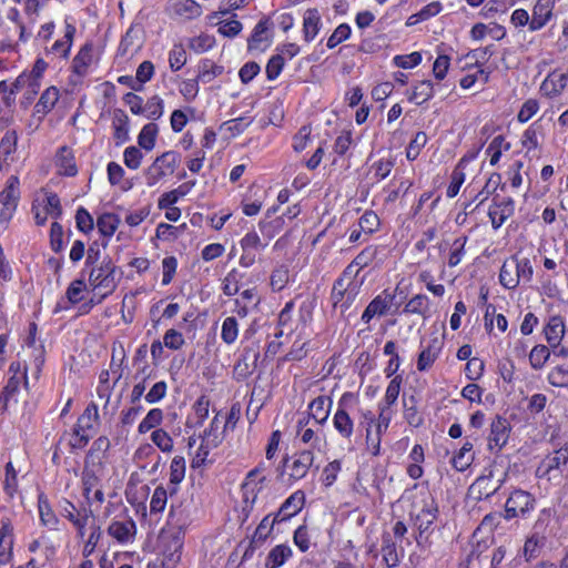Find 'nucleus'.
Returning a JSON list of instances; mask_svg holds the SVG:
<instances>
[{"label":"nucleus","instance_id":"obj_1","mask_svg":"<svg viewBox=\"0 0 568 568\" xmlns=\"http://www.w3.org/2000/svg\"><path fill=\"white\" fill-rule=\"evenodd\" d=\"M507 478L508 471L494 462L485 467L483 474L470 485L469 496L477 501L488 499L503 487Z\"/></svg>","mask_w":568,"mask_h":568},{"label":"nucleus","instance_id":"obj_2","mask_svg":"<svg viewBox=\"0 0 568 568\" xmlns=\"http://www.w3.org/2000/svg\"><path fill=\"white\" fill-rule=\"evenodd\" d=\"M535 506L536 498L531 493L516 488L509 494L505 503L504 518L506 520L514 518L526 519L535 509Z\"/></svg>","mask_w":568,"mask_h":568},{"label":"nucleus","instance_id":"obj_3","mask_svg":"<svg viewBox=\"0 0 568 568\" xmlns=\"http://www.w3.org/2000/svg\"><path fill=\"white\" fill-rule=\"evenodd\" d=\"M115 270L116 267L111 257L104 256L99 266L95 267L94 265L89 273L90 285L94 290L101 288L105 291L102 294V298H105L116 288Z\"/></svg>","mask_w":568,"mask_h":568},{"label":"nucleus","instance_id":"obj_4","mask_svg":"<svg viewBox=\"0 0 568 568\" xmlns=\"http://www.w3.org/2000/svg\"><path fill=\"white\" fill-rule=\"evenodd\" d=\"M179 162L180 155L174 151L158 156L145 171L146 184L153 186L164 176L173 174Z\"/></svg>","mask_w":568,"mask_h":568},{"label":"nucleus","instance_id":"obj_5","mask_svg":"<svg viewBox=\"0 0 568 568\" xmlns=\"http://www.w3.org/2000/svg\"><path fill=\"white\" fill-rule=\"evenodd\" d=\"M438 507L433 498L428 501H424V506L420 511L414 518V527L418 530L416 542L423 545L427 541L430 532L433 531L432 526L437 519Z\"/></svg>","mask_w":568,"mask_h":568},{"label":"nucleus","instance_id":"obj_6","mask_svg":"<svg viewBox=\"0 0 568 568\" xmlns=\"http://www.w3.org/2000/svg\"><path fill=\"white\" fill-rule=\"evenodd\" d=\"M351 393H345L337 403L336 412L333 416V425L338 435L345 439L351 442L352 436L354 435L355 425L354 420L351 418L348 412L346 410V400L351 398Z\"/></svg>","mask_w":568,"mask_h":568},{"label":"nucleus","instance_id":"obj_7","mask_svg":"<svg viewBox=\"0 0 568 568\" xmlns=\"http://www.w3.org/2000/svg\"><path fill=\"white\" fill-rule=\"evenodd\" d=\"M568 464V443L562 447L548 454L537 467L536 475L540 478L549 477L555 470H559L562 465Z\"/></svg>","mask_w":568,"mask_h":568},{"label":"nucleus","instance_id":"obj_8","mask_svg":"<svg viewBox=\"0 0 568 568\" xmlns=\"http://www.w3.org/2000/svg\"><path fill=\"white\" fill-rule=\"evenodd\" d=\"M395 294H392L386 290L383 291L382 294L377 295L369 302L364 313L362 314V321L365 324H368L374 316L386 315L390 307L395 304Z\"/></svg>","mask_w":568,"mask_h":568},{"label":"nucleus","instance_id":"obj_9","mask_svg":"<svg viewBox=\"0 0 568 568\" xmlns=\"http://www.w3.org/2000/svg\"><path fill=\"white\" fill-rule=\"evenodd\" d=\"M510 425L505 417L496 416L490 425V435L488 438L489 449H501L508 442Z\"/></svg>","mask_w":568,"mask_h":568},{"label":"nucleus","instance_id":"obj_10","mask_svg":"<svg viewBox=\"0 0 568 568\" xmlns=\"http://www.w3.org/2000/svg\"><path fill=\"white\" fill-rule=\"evenodd\" d=\"M514 212L515 202L511 197H505L500 202H496V197H494V205L488 211L493 227L499 229Z\"/></svg>","mask_w":568,"mask_h":568},{"label":"nucleus","instance_id":"obj_11","mask_svg":"<svg viewBox=\"0 0 568 568\" xmlns=\"http://www.w3.org/2000/svg\"><path fill=\"white\" fill-rule=\"evenodd\" d=\"M13 526L9 518H2L0 527V565H7L12 559Z\"/></svg>","mask_w":568,"mask_h":568},{"label":"nucleus","instance_id":"obj_12","mask_svg":"<svg viewBox=\"0 0 568 568\" xmlns=\"http://www.w3.org/2000/svg\"><path fill=\"white\" fill-rule=\"evenodd\" d=\"M555 0H537L529 22L530 31L542 29L552 17Z\"/></svg>","mask_w":568,"mask_h":568},{"label":"nucleus","instance_id":"obj_13","mask_svg":"<svg viewBox=\"0 0 568 568\" xmlns=\"http://www.w3.org/2000/svg\"><path fill=\"white\" fill-rule=\"evenodd\" d=\"M568 83V73H561L558 71H552L547 75V78L542 81L540 85V91L549 97L559 95Z\"/></svg>","mask_w":568,"mask_h":568},{"label":"nucleus","instance_id":"obj_14","mask_svg":"<svg viewBox=\"0 0 568 568\" xmlns=\"http://www.w3.org/2000/svg\"><path fill=\"white\" fill-rule=\"evenodd\" d=\"M322 18L316 8L307 9L303 14V36L306 42L313 41L322 28Z\"/></svg>","mask_w":568,"mask_h":568},{"label":"nucleus","instance_id":"obj_15","mask_svg":"<svg viewBox=\"0 0 568 568\" xmlns=\"http://www.w3.org/2000/svg\"><path fill=\"white\" fill-rule=\"evenodd\" d=\"M19 185V178L17 175H11L7 180L4 190L0 192V203L6 206L7 210L17 209L18 201L20 199Z\"/></svg>","mask_w":568,"mask_h":568},{"label":"nucleus","instance_id":"obj_16","mask_svg":"<svg viewBox=\"0 0 568 568\" xmlns=\"http://www.w3.org/2000/svg\"><path fill=\"white\" fill-rule=\"evenodd\" d=\"M314 462V455L311 450L306 449L295 455V458L290 466V477L293 479H302L306 476L310 467Z\"/></svg>","mask_w":568,"mask_h":568},{"label":"nucleus","instance_id":"obj_17","mask_svg":"<svg viewBox=\"0 0 568 568\" xmlns=\"http://www.w3.org/2000/svg\"><path fill=\"white\" fill-rule=\"evenodd\" d=\"M331 406L332 399L329 397L318 396L310 403L308 416L314 418L317 424L323 425L329 416Z\"/></svg>","mask_w":568,"mask_h":568},{"label":"nucleus","instance_id":"obj_18","mask_svg":"<svg viewBox=\"0 0 568 568\" xmlns=\"http://www.w3.org/2000/svg\"><path fill=\"white\" fill-rule=\"evenodd\" d=\"M59 173L67 176H74L78 173L74 155L68 146H61L57 154Z\"/></svg>","mask_w":568,"mask_h":568},{"label":"nucleus","instance_id":"obj_19","mask_svg":"<svg viewBox=\"0 0 568 568\" xmlns=\"http://www.w3.org/2000/svg\"><path fill=\"white\" fill-rule=\"evenodd\" d=\"M92 43H85L72 61V70L79 77H84L88 73V69L92 62Z\"/></svg>","mask_w":568,"mask_h":568},{"label":"nucleus","instance_id":"obj_20","mask_svg":"<svg viewBox=\"0 0 568 568\" xmlns=\"http://www.w3.org/2000/svg\"><path fill=\"white\" fill-rule=\"evenodd\" d=\"M292 548L281 544L272 548L265 559V568H280L292 557Z\"/></svg>","mask_w":568,"mask_h":568},{"label":"nucleus","instance_id":"obj_21","mask_svg":"<svg viewBox=\"0 0 568 568\" xmlns=\"http://www.w3.org/2000/svg\"><path fill=\"white\" fill-rule=\"evenodd\" d=\"M544 332L549 345L557 348V345L560 344V341L565 334V324L562 318L560 316L550 317Z\"/></svg>","mask_w":568,"mask_h":568},{"label":"nucleus","instance_id":"obj_22","mask_svg":"<svg viewBox=\"0 0 568 568\" xmlns=\"http://www.w3.org/2000/svg\"><path fill=\"white\" fill-rule=\"evenodd\" d=\"M517 273V264H515V257L507 258L500 268L499 273V282L500 284L508 290L516 288L518 284V275Z\"/></svg>","mask_w":568,"mask_h":568},{"label":"nucleus","instance_id":"obj_23","mask_svg":"<svg viewBox=\"0 0 568 568\" xmlns=\"http://www.w3.org/2000/svg\"><path fill=\"white\" fill-rule=\"evenodd\" d=\"M305 503V495L302 490L293 493L280 507V514H283V519H290L297 515Z\"/></svg>","mask_w":568,"mask_h":568},{"label":"nucleus","instance_id":"obj_24","mask_svg":"<svg viewBox=\"0 0 568 568\" xmlns=\"http://www.w3.org/2000/svg\"><path fill=\"white\" fill-rule=\"evenodd\" d=\"M440 352V345L437 338L433 339L432 343L423 349L417 359V369L419 372L427 371L434 362L437 359Z\"/></svg>","mask_w":568,"mask_h":568},{"label":"nucleus","instance_id":"obj_25","mask_svg":"<svg viewBox=\"0 0 568 568\" xmlns=\"http://www.w3.org/2000/svg\"><path fill=\"white\" fill-rule=\"evenodd\" d=\"M383 561L388 568H394L399 564V556L397 552L396 544L393 541L389 534H385L382 537L381 548Z\"/></svg>","mask_w":568,"mask_h":568},{"label":"nucleus","instance_id":"obj_26","mask_svg":"<svg viewBox=\"0 0 568 568\" xmlns=\"http://www.w3.org/2000/svg\"><path fill=\"white\" fill-rule=\"evenodd\" d=\"M21 378L27 381L26 374H22L21 377L13 375L9 378L7 385L3 387L0 394V409L2 412L7 410L10 400L14 399L16 395L18 394Z\"/></svg>","mask_w":568,"mask_h":568},{"label":"nucleus","instance_id":"obj_27","mask_svg":"<svg viewBox=\"0 0 568 568\" xmlns=\"http://www.w3.org/2000/svg\"><path fill=\"white\" fill-rule=\"evenodd\" d=\"M172 10L176 16L193 19L201 14V7L194 0H173Z\"/></svg>","mask_w":568,"mask_h":568},{"label":"nucleus","instance_id":"obj_28","mask_svg":"<svg viewBox=\"0 0 568 568\" xmlns=\"http://www.w3.org/2000/svg\"><path fill=\"white\" fill-rule=\"evenodd\" d=\"M545 545V537L541 534L532 532L525 541L523 556L530 561L539 556L540 548Z\"/></svg>","mask_w":568,"mask_h":568},{"label":"nucleus","instance_id":"obj_29","mask_svg":"<svg viewBox=\"0 0 568 568\" xmlns=\"http://www.w3.org/2000/svg\"><path fill=\"white\" fill-rule=\"evenodd\" d=\"M59 100V90L55 87H50L44 90L37 102L34 109L37 113L47 114L50 112Z\"/></svg>","mask_w":568,"mask_h":568},{"label":"nucleus","instance_id":"obj_30","mask_svg":"<svg viewBox=\"0 0 568 568\" xmlns=\"http://www.w3.org/2000/svg\"><path fill=\"white\" fill-rule=\"evenodd\" d=\"M434 95V84L430 80L419 81L409 95V101H414L417 105L432 99Z\"/></svg>","mask_w":568,"mask_h":568},{"label":"nucleus","instance_id":"obj_31","mask_svg":"<svg viewBox=\"0 0 568 568\" xmlns=\"http://www.w3.org/2000/svg\"><path fill=\"white\" fill-rule=\"evenodd\" d=\"M416 403L417 400L413 395L408 399L403 398L404 418L413 427H419L424 423L423 415L418 412Z\"/></svg>","mask_w":568,"mask_h":568},{"label":"nucleus","instance_id":"obj_32","mask_svg":"<svg viewBox=\"0 0 568 568\" xmlns=\"http://www.w3.org/2000/svg\"><path fill=\"white\" fill-rule=\"evenodd\" d=\"M129 118L121 111L118 110L114 116L113 125L114 133L113 136L116 140V144L124 143L129 140Z\"/></svg>","mask_w":568,"mask_h":568},{"label":"nucleus","instance_id":"obj_33","mask_svg":"<svg viewBox=\"0 0 568 568\" xmlns=\"http://www.w3.org/2000/svg\"><path fill=\"white\" fill-rule=\"evenodd\" d=\"M135 528V524L133 520L129 521H113L109 528L108 532L115 538L120 542H124L131 536L132 529Z\"/></svg>","mask_w":568,"mask_h":568},{"label":"nucleus","instance_id":"obj_34","mask_svg":"<svg viewBox=\"0 0 568 568\" xmlns=\"http://www.w3.org/2000/svg\"><path fill=\"white\" fill-rule=\"evenodd\" d=\"M38 508H39V515L40 520L44 526H48L50 528H54L58 524V518L53 510L51 509V506L47 499V497L41 494L38 498Z\"/></svg>","mask_w":568,"mask_h":568},{"label":"nucleus","instance_id":"obj_35","mask_svg":"<svg viewBox=\"0 0 568 568\" xmlns=\"http://www.w3.org/2000/svg\"><path fill=\"white\" fill-rule=\"evenodd\" d=\"M185 476V459L182 456H175L170 466V484L174 487L171 494L176 491V486L184 479Z\"/></svg>","mask_w":568,"mask_h":568},{"label":"nucleus","instance_id":"obj_36","mask_svg":"<svg viewBox=\"0 0 568 568\" xmlns=\"http://www.w3.org/2000/svg\"><path fill=\"white\" fill-rule=\"evenodd\" d=\"M75 31H77L75 27L72 23H69L68 21H65L64 38L62 40H57L53 43L52 51L60 52L62 54V57H64V58L68 57L71 45H72V42H73Z\"/></svg>","mask_w":568,"mask_h":568},{"label":"nucleus","instance_id":"obj_37","mask_svg":"<svg viewBox=\"0 0 568 568\" xmlns=\"http://www.w3.org/2000/svg\"><path fill=\"white\" fill-rule=\"evenodd\" d=\"M120 224V217L113 213H104L98 217L97 226L104 236H112Z\"/></svg>","mask_w":568,"mask_h":568},{"label":"nucleus","instance_id":"obj_38","mask_svg":"<svg viewBox=\"0 0 568 568\" xmlns=\"http://www.w3.org/2000/svg\"><path fill=\"white\" fill-rule=\"evenodd\" d=\"M158 131L155 123L145 124L138 136L139 145L146 151H151L155 145Z\"/></svg>","mask_w":568,"mask_h":568},{"label":"nucleus","instance_id":"obj_39","mask_svg":"<svg viewBox=\"0 0 568 568\" xmlns=\"http://www.w3.org/2000/svg\"><path fill=\"white\" fill-rule=\"evenodd\" d=\"M379 217L374 211H365L358 220V226L364 231L366 236L375 233L379 229Z\"/></svg>","mask_w":568,"mask_h":568},{"label":"nucleus","instance_id":"obj_40","mask_svg":"<svg viewBox=\"0 0 568 568\" xmlns=\"http://www.w3.org/2000/svg\"><path fill=\"white\" fill-rule=\"evenodd\" d=\"M272 514L266 515L258 526L256 527L252 539L253 544H263L267 537L272 534L274 528V521H271Z\"/></svg>","mask_w":568,"mask_h":568},{"label":"nucleus","instance_id":"obj_41","mask_svg":"<svg viewBox=\"0 0 568 568\" xmlns=\"http://www.w3.org/2000/svg\"><path fill=\"white\" fill-rule=\"evenodd\" d=\"M239 335V324L235 317L230 316L223 321L221 338L225 344H233Z\"/></svg>","mask_w":568,"mask_h":568},{"label":"nucleus","instance_id":"obj_42","mask_svg":"<svg viewBox=\"0 0 568 568\" xmlns=\"http://www.w3.org/2000/svg\"><path fill=\"white\" fill-rule=\"evenodd\" d=\"M427 140V134L424 131H418L406 149L407 160L414 161L417 159Z\"/></svg>","mask_w":568,"mask_h":568},{"label":"nucleus","instance_id":"obj_43","mask_svg":"<svg viewBox=\"0 0 568 568\" xmlns=\"http://www.w3.org/2000/svg\"><path fill=\"white\" fill-rule=\"evenodd\" d=\"M428 310V297L417 294L412 297L404 307V313L424 315Z\"/></svg>","mask_w":568,"mask_h":568},{"label":"nucleus","instance_id":"obj_44","mask_svg":"<svg viewBox=\"0 0 568 568\" xmlns=\"http://www.w3.org/2000/svg\"><path fill=\"white\" fill-rule=\"evenodd\" d=\"M163 419V412L160 408L151 409L139 425V433L145 434L146 432L155 428Z\"/></svg>","mask_w":568,"mask_h":568},{"label":"nucleus","instance_id":"obj_45","mask_svg":"<svg viewBox=\"0 0 568 568\" xmlns=\"http://www.w3.org/2000/svg\"><path fill=\"white\" fill-rule=\"evenodd\" d=\"M91 435L89 434V430L82 426H78V424L74 425L72 430V438L69 442V445L72 450L82 449L84 448L89 440Z\"/></svg>","mask_w":568,"mask_h":568},{"label":"nucleus","instance_id":"obj_46","mask_svg":"<svg viewBox=\"0 0 568 568\" xmlns=\"http://www.w3.org/2000/svg\"><path fill=\"white\" fill-rule=\"evenodd\" d=\"M242 278V274L236 268H233L227 273L225 278L223 280V293L226 296H233L240 291V281Z\"/></svg>","mask_w":568,"mask_h":568},{"label":"nucleus","instance_id":"obj_47","mask_svg":"<svg viewBox=\"0 0 568 568\" xmlns=\"http://www.w3.org/2000/svg\"><path fill=\"white\" fill-rule=\"evenodd\" d=\"M550 356L549 348L545 345H536L530 354L529 362L534 369H540Z\"/></svg>","mask_w":568,"mask_h":568},{"label":"nucleus","instance_id":"obj_48","mask_svg":"<svg viewBox=\"0 0 568 568\" xmlns=\"http://www.w3.org/2000/svg\"><path fill=\"white\" fill-rule=\"evenodd\" d=\"M223 68L215 65L212 61L205 60L200 65L199 79L204 82H211L215 77L222 74Z\"/></svg>","mask_w":568,"mask_h":568},{"label":"nucleus","instance_id":"obj_49","mask_svg":"<svg viewBox=\"0 0 568 568\" xmlns=\"http://www.w3.org/2000/svg\"><path fill=\"white\" fill-rule=\"evenodd\" d=\"M260 473V468L256 467L252 470L248 471L247 476H246V480L242 484V489H243V497H244V501L245 503H251V505H253L255 503V499L257 497V491L261 490L262 487L255 489V487H252L251 488V485H252V479Z\"/></svg>","mask_w":568,"mask_h":568},{"label":"nucleus","instance_id":"obj_50","mask_svg":"<svg viewBox=\"0 0 568 568\" xmlns=\"http://www.w3.org/2000/svg\"><path fill=\"white\" fill-rule=\"evenodd\" d=\"M511 257H515V264H517L516 275H518V284L520 283V280L525 283H529L534 274L530 261L527 257L519 258L517 255H513Z\"/></svg>","mask_w":568,"mask_h":568},{"label":"nucleus","instance_id":"obj_51","mask_svg":"<svg viewBox=\"0 0 568 568\" xmlns=\"http://www.w3.org/2000/svg\"><path fill=\"white\" fill-rule=\"evenodd\" d=\"M351 32H352L351 27L347 23L339 24L334 30V32L329 36V38L327 39V43H326L327 48L334 49L339 43L347 40L351 36Z\"/></svg>","mask_w":568,"mask_h":568},{"label":"nucleus","instance_id":"obj_52","mask_svg":"<svg viewBox=\"0 0 568 568\" xmlns=\"http://www.w3.org/2000/svg\"><path fill=\"white\" fill-rule=\"evenodd\" d=\"M99 419L98 406L94 403H90L82 415L78 418V426H82L88 430H91L93 427V422Z\"/></svg>","mask_w":568,"mask_h":568},{"label":"nucleus","instance_id":"obj_53","mask_svg":"<svg viewBox=\"0 0 568 568\" xmlns=\"http://www.w3.org/2000/svg\"><path fill=\"white\" fill-rule=\"evenodd\" d=\"M348 281L344 277H338L334 284L331 292V301L334 308L341 307L342 301L344 300V295L347 291Z\"/></svg>","mask_w":568,"mask_h":568},{"label":"nucleus","instance_id":"obj_54","mask_svg":"<svg viewBox=\"0 0 568 568\" xmlns=\"http://www.w3.org/2000/svg\"><path fill=\"white\" fill-rule=\"evenodd\" d=\"M82 487H83V496L90 501V493L94 487H97L100 483V478L97 476L94 470L84 467L82 471Z\"/></svg>","mask_w":568,"mask_h":568},{"label":"nucleus","instance_id":"obj_55","mask_svg":"<svg viewBox=\"0 0 568 568\" xmlns=\"http://www.w3.org/2000/svg\"><path fill=\"white\" fill-rule=\"evenodd\" d=\"M378 248L377 246H366L363 251H361L355 258L353 260V264L358 268H364L368 266L377 256Z\"/></svg>","mask_w":568,"mask_h":568},{"label":"nucleus","instance_id":"obj_56","mask_svg":"<svg viewBox=\"0 0 568 568\" xmlns=\"http://www.w3.org/2000/svg\"><path fill=\"white\" fill-rule=\"evenodd\" d=\"M210 399L206 395H201L193 405L196 417V425L202 426L209 416Z\"/></svg>","mask_w":568,"mask_h":568},{"label":"nucleus","instance_id":"obj_57","mask_svg":"<svg viewBox=\"0 0 568 568\" xmlns=\"http://www.w3.org/2000/svg\"><path fill=\"white\" fill-rule=\"evenodd\" d=\"M75 223L78 230L85 234L91 232L94 227L92 215L82 206L79 207L75 213Z\"/></svg>","mask_w":568,"mask_h":568},{"label":"nucleus","instance_id":"obj_58","mask_svg":"<svg viewBox=\"0 0 568 568\" xmlns=\"http://www.w3.org/2000/svg\"><path fill=\"white\" fill-rule=\"evenodd\" d=\"M484 369V362L478 357H473L466 363L465 375L469 381H477L481 377Z\"/></svg>","mask_w":568,"mask_h":568},{"label":"nucleus","instance_id":"obj_59","mask_svg":"<svg viewBox=\"0 0 568 568\" xmlns=\"http://www.w3.org/2000/svg\"><path fill=\"white\" fill-rule=\"evenodd\" d=\"M284 64H285V60H284L283 55H281V54L273 55L268 60V62L266 64V69H265L267 80H270V81L275 80L282 72Z\"/></svg>","mask_w":568,"mask_h":568},{"label":"nucleus","instance_id":"obj_60","mask_svg":"<svg viewBox=\"0 0 568 568\" xmlns=\"http://www.w3.org/2000/svg\"><path fill=\"white\" fill-rule=\"evenodd\" d=\"M148 119L158 120L163 114V100L159 95L150 98L144 106Z\"/></svg>","mask_w":568,"mask_h":568},{"label":"nucleus","instance_id":"obj_61","mask_svg":"<svg viewBox=\"0 0 568 568\" xmlns=\"http://www.w3.org/2000/svg\"><path fill=\"white\" fill-rule=\"evenodd\" d=\"M243 251L258 252L265 247L256 232H248L240 242Z\"/></svg>","mask_w":568,"mask_h":568},{"label":"nucleus","instance_id":"obj_62","mask_svg":"<svg viewBox=\"0 0 568 568\" xmlns=\"http://www.w3.org/2000/svg\"><path fill=\"white\" fill-rule=\"evenodd\" d=\"M85 288L83 278H77L71 282L67 288L65 296L71 304H77L82 300V292Z\"/></svg>","mask_w":568,"mask_h":568},{"label":"nucleus","instance_id":"obj_63","mask_svg":"<svg viewBox=\"0 0 568 568\" xmlns=\"http://www.w3.org/2000/svg\"><path fill=\"white\" fill-rule=\"evenodd\" d=\"M186 62V52L182 45H174L169 54L170 68L173 71L180 70Z\"/></svg>","mask_w":568,"mask_h":568},{"label":"nucleus","instance_id":"obj_64","mask_svg":"<svg viewBox=\"0 0 568 568\" xmlns=\"http://www.w3.org/2000/svg\"><path fill=\"white\" fill-rule=\"evenodd\" d=\"M548 381L552 386L567 387L568 386V368L564 366H556L548 375Z\"/></svg>","mask_w":568,"mask_h":568}]
</instances>
